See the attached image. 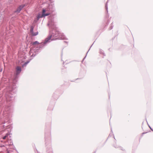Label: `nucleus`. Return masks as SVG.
Instances as JSON below:
<instances>
[{
    "instance_id": "7ed1b4c3",
    "label": "nucleus",
    "mask_w": 153,
    "mask_h": 153,
    "mask_svg": "<svg viewBox=\"0 0 153 153\" xmlns=\"http://www.w3.org/2000/svg\"><path fill=\"white\" fill-rule=\"evenodd\" d=\"M24 5H20L18 7L16 10L15 11V12L18 13H19L21 10L24 7Z\"/></svg>"
},
{
    "instance_id": "6e6552de",
    "label": "nucleus",
    "mask_w": 153,
    "mask_h": 153,
    "mask_svg": "<svg viewBox=\"0 0 153 153\" xmlns=\"http://www.w3.org/2000/svg\"><path fill=\"white\" fill-rule=\"evenodd\" d=\"M33 27L32 26L31 27L30 30V32L31 33H32L33 32Z\"/></svg>"
},
{
    "instance_id": "9d476101",
    "label": "nucleus",
    "mask_w": 153,
    "mask_h": 153,
    "mask_svg": "<svg viewBox=\"0 0 153 153\" xmlns=\"http://www.w3.org/2000/svg\"><path fill=\"white\" fill-rule=\"evenodd\" d=\"M8 136V134H7L5 136H4V137H3V139L4 140H5V139H6V137Z\"/></svg>"
},
{
    "instance_id": "39448f33",
    "label": "nucleus",
    "mask_w": 153,
    "mask_h": 153,
    "mask_svg": "<svg viewBox=\"0 0 153 153\" xmlns=\"http://www.w3.org/2000/svg\"><path fill=\"white\" fill-rule=\"evenodd\" d=\"M32 45H33L34 47H36L38 45L40 44V43L37 41H36L34 42H33L31 43Z\"/></svg>"
},
{
    "instance_id": "f03ea898",
    "label": "nucleus",
    "mask_w": 153,
    "mask_h": 153,
    "mask_svg": "<svg viewBox=\"0 0 153 153\" xmlns=\"http://www.w3.org/2000/svg\"><path fill=\"white\" fill-rule=\"evenodd\" d=\"M59 35L62 36V37L60 39H64L65 38L64 36L63 33H61L58 31L56 30L55 31V33L53 35V36H57V35Z\"/></svg>"
},
{
    "instance_id": "f257e3e1",
    "label": "nucleus",
    "mask_w": 153,
    "mask_h": 153,
    "mask_svg": "<svg viewBox=\"0 0 153 153\" xmlns=\"http://www.w3.org/2000/svg\"><path fill=\"white\" fill-rule=\"evenodd\" d=\"M45 11L46 10H45L43 9L42 10V14H39L38 15L36 18V19L37 20H38L39 19L41 18H42L46 16H48L50 14L49 13L45 14Z\"/></svg>"
},
{
    "instance_id": "423d86ee",
    "label": "nucleus",
    "mask_w": 153,
    "mask_h": 153,
    "mask_svg": "<svg viewBox=\"0 0 153 153\" xmlns=\"http://www.w3.org/2000/svg\"><path fill=\"white\" fill-rule=\"evenodd\" d=\"M52 36H49L45 40V42H49V41L51 39Z\"/></svg>"
},
{
    "instance_id": "1a4fd4ad",
    "label": "nucleus",
    "mask_w": 153,
    "mask_h": 153,
    "mask_svg": "<svg viewBox=\"0 0 153 153\" xmlns=\"http://www.w3.org/2000/svg\"><path fill=\"white\" fill-rule=\"evenodd\" d=\"M53 4H49V9H51V8H53Z\"/></svg>"
},
{
    "instance_id": "0eeeda50",
    "label": "nucleus",
    "mask_w": 153,
    "mask_h": 153,
    "mask_svg": "<svg viewBox=\"0 0 153 153\" xmlns=\"http://www.w3.org/2000/svg\"><path fill=\"white\" fill-rule=\"evenodd\" d=\"M31 34L33 36H36L38 34V32H36L34 33V32L31 33Z\"/></svg>"
},
{
    "instance_id": "20e7f679",
    "label": "nucleus",
    "mask_w": 153,
    "mask_h": 153,
    "mask_svg": "<svg viewBox=\"0 0 153 153\" xmlns=\"http://www.w3.org/2000/svg\"><path fill=\"white\" fill-rule=\"evenodd\" d=\"M21 71V67L19 66H17L16 68V71L17 74H19Z\"/></svg>"
}]
</instances>
